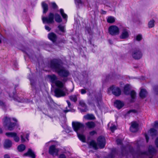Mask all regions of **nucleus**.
I'll use <instances>...</instances> for the list:
<instances>
[{
    "mask_svg": "<svg viewBox=\"0 0 158 158\" xmlns=\"http://www.w3.org/2000/svg\"><path fill=\"white\" fill-rule=\"evenodd\" d=\"M153 127H154L155 128H158V121H156L154 122Z\"/></svg>",
    "mask_w": 158,
    "mask_h": 158,
    "instance_id": "de8ad7c7",
    "label": "nucleus"
},
{
    "mask_svg": "<svg viewBox=\"0 0 158 158\" xmlns=\"http://www.w3.org/2000/svg\"><path fill=\"white\" fill-rule=\"evenodd\" d=\"M55 96L57 98L63 97L65 95V92L62 89L59 88H56L54 90Z\"/></svg>",
    "mask_w": 158,
    "mask_h": 158,
    "instance_id": "9b49d317",
    "label": "nucleus"
},
{
    "mask_svg": "<svg viewBox=\"0 0 158 158\" xmlns=\"http://www.w3.org/2000/svg\"><path fill=\"white\" fill-rule=\"evenodd\" d=\"M16 125H17L16 123L11 122L10 118L7 117H6L4 118L3 122V126L4 128H6L9 131H13Z\"/></svg>",
    "mask_w": 158,
    "mask_h": 158,
    "instance_id": "7ed1b4c3",
    "label": "nucleus"
},
{
    "mask_svg": "<svg viewBox=\"0 0 158 158\" xmlns=\"http://www.w3.org/2000/svg\"><path fill=\"white\" fill-rule=\"evenodd\" d=\"M132 57L135 60H139L142 58L143 54L139 48H135L133 49L131 54Z\"/></svg>",
    "mask_w": 158,
    "mask_h": 158,
    "instance_id": "423d86ee",
    "label": "nucleus"
},
{
    "mask_svg": "<svg viewBox=\"0 0 158 158\" xmlns=\"http://www.w3.org/2000/svg\"><path fill=\"white\" fill-rule=\"evenodd\" d=\"M4 158H10V156L8 154H6L4 155Z\"/></svg>",
    "mask_w": 158,
    "mask_h": 158,
    "instance_id": "0e129e2a",
    "label": "nucleus"
},
{
    "mask_svg": "<svg viewBox=\"0 0 158 158\" xmlns=\"http://www.w3.org/2000/svg\"><path fill=\"white\" fill-rule=\"evenodd\" d=\"M48 77L49 79L51 82L52 83L55 84L58 79L57 77L55 74L48 75Z\"/></svg>",
    "mask_w": 158,
    "mask_h": 158,
    "instance_id": "a211bd4d",
    "label": "nucleus"
},
{
    "mask_svg": "<svg viewBox=\"0 0 158 158\" xmlns=\"http://www.w3.org/2000/svg\"><path fill=\"white\" fill-rule=\"evenodd\" d=\"M24 135H21L20 136L21 141L22 143H24L26 141L24 137Z\"/></svg>",
    "mask_w": 158,
    "mask_h": 158,
    "instance_id": "09e8293b",
    "label": "nucleus"
},
{
    "mask_svg": "<svg viewBox=\"0 0 158 158\" xmlns=\"http://www.w3.org/2000/svg\"><path fill=\"white\" fill-rule=\"evenodd\" d=\"M77 137L83 143L85 142L86 139L84 135L82 134H80L79 133H77Z\"/></svg>",
    "mask_w": 158,
    "mask_h": 158,
    "instance_id": "b1692460",
    "label": "nucleus"
},
{
    "mask_svg": "<svg viewBox=\"0 0 158 158\" xmlns=\"http://www.w3.org/2000/svg\"><path fill=\"white\" fill-rule=\"evenodd\" d=\"M130 88L129 84H126L125 85L124 87V94L126 95L130 94Z\"/></svg>",
    "mask_w": 158,
    "mask_h": 158,
    "instance_id": "a878e982",
    "label": "nucleus"
},
{
    "mask_svg": "<svg viewBox=\"0 0 158 158\" xmlns=\"http://www.w3.org/2000/svg\"><path fill=\"white\" fill-rule=\"evenodd\" d=\"M60 43L65 44L66 43V41L64 39H61L60 40Z\"/></svg>",
    "mask_w": 158,
    "mask_h": 158,
    "instance_id": "bf43d9fd",
    "label": "nucleus"
},
{
    "mask_svg": "<svg viewBox=\"0 0 158 158\" xmlns=\"http://www.w3.org/2000/svg\"><path fill=\"white\" fill-rule=\"evenodd\" d=\"M111 91L112 94L116 96H118L121 94V91L120 88L112 85L108 89V92Z\"/></svg>",
    "mask_w": 158,
    "mask_h": 158,
    "instance_id": "0eeeda50",
    "label": "nucleus"
},
{
    "mask_svg": "<svg viewBox=\"0 0 158 158\" xmlns=\"http://www.w3.org/2000/svg\"><path fill=\"white\" fill-rule=\"evenodd\" d=\"M139 125L135 122L132 123L130 127L131 131L133 132H135L137 131Z\"/></svg>",
    "mask_w": 158,
    "mask_h": 158,
    "instance_id": "dca6fc26",
    "label": "nucleus"
},
{
    "mask_svg": "<svg viewBox=\"0 0 158 158\" xmlns=\"http://www.w3.org/2000/svg\"><path fill=\"white\" fill-rule=\"evenodd\" d=\"M58 158H66V157L64 154H61L59 156Z\"/></svg>",
    "mask_w": 158,
    "mask_h": 158,
    "instance_id": "5fc2aeb1",
    "label": "nucleus"
},
{
    "mask_svg": "<svg viewBox=\"0 0 158 158\" xmlns=\"http://www.w3.org/2000/svg\"><path fill=\"white\" fill-rule=\"evenodd\" d=\"M16 133L14 132H8L5 133V135L8 137H14V136L16 135Z\"/></svg>",
    "mask_w": 158,
    "mask_h": 158,
    "instance_id": "c9c22d12",
    "label": "nucleus"
},
{
    "mask_svg": "<svg viewBox=\"0 0 158 158\" xmlns=\"http://www.w3.org/2000/svg\"><path fill=\"white\" fill-rule=\"evenodd\" d=\"M29 134L27 133V134H26V136H25V138H26V139H27L28 140H29L28 138L29 137Z\"/></svg>",
    "mask_w": 158,
    "mask_h": 158,
    "instance_id": "69168bd1",
    "label": "nucleus"
},
{
    "mask_svg": "<svg viewBox=\"0 0 158 158\" xmlns=\"http://www.w3.org/2000/svg\"><path fill=\"white\" fill-rule=\"evenodd\" d=\"M144 136H145L147 143H148L149 141V136H148V135L146 133H145L144 134Z\"/></svg>",
    "mask_w": 158,
    "mask_h": 158,
    "instance_id": "603ef678",
    "label": "nucleus"
},
{
    "mask_svg": "<svg viewBox=\"0 0 158 158\" xmlns=\"http://www.w3.org/2000/svg\"><path fill=\"white\" fill-rule=\"evenodd\" d=\"M14 140L16 142H18L19 140V137L17 135V133L16 134V135L13 137Z\"/></svg>",
    "mask_w": 158,
    "mask_h": 158,
    "instance_id": "37998d69",
    "label": "nucleus"
},
{
    "mask_svg": "<svg viewBox=\"0 0 158 158\" xmlns=\"http://www.w3.org/2000/svg\"><path fill=\"white\" fill-rule=\"evenodd\" d=\"M26 149L25 146L23 144L19 145L17 147V149L19 152H22Z\"/></svg>",
    "mask_w": 158,
    "mask_h": 158,
    "instance_id": "c756f323",
    "label": "nucleus"
},
{
    "mask_svg": "<svg viewBox=\"0 0 158 158\" xmlns=\"http://www.w3.org/2000/svg\"><path fill=\"white\" fill-rule=\"evenodd\" d=\"M45 29L47 30L48 31H49L51 30V28L49 27L47 25H45Z\"/></svg>",
    "mask_w": 158,
    "mask_h": 158,
    "instance_id": "13d9d810",
    "label": "nucleus"
},
{
    "mask_svg": "<svg viewBox=\"0 0 158 158\" xmlns=\"http://www.w3.org/2000/svg\"><path fill=\"white\" fill-rule=\"evenodd\" d=\"M97 134V132L96 131H90L89 132V134L91 135H94L95 134Z\"/></svg>",
    "mask_w": 158,
    "mask_h": 158,
    "instance_id": "6e6d98bb",
    "label": "nucleus"
},
{
    "mask_svg": "<svg viewBox=\"0 0 158 158\" xmlns=\"http://www.w3.org/2000/svg\"><path fill=\"white\" fill-rule=\"evenodd\" d=\"M131 99L130 100V102L131 103L134 102H135L136 97V93L134 90H132L131 91L130 93Z\"/></svg>",
    "mask_w": 158,
    "mask_h": 158,
    "instance_id": "412c9836",
    "label": "nucleus"
},
{
    "mask_svg": "<svg viewBox=\"0 0 158 158\" xmlns=\"http://www.w3.org/2000/svg\"><path fill=\"white\" fill-rule=\"evenodd\" d=\"M48 39L53 43L56 42L57 39L56 35L53 32L49 33L48 35Z\"/></svg>",
    "mask_w": 158,
    "mask_h": 158,
    "instance_id": "2eb2a0df",
    "label": "nucleus"
},
{
    "mask_svg": "<svg viewBox=\"0 0 158 158\" xmlns=\"http://www.w3.org/2000/svg\"><path fill=\"white\" fill-rule=\"evenodd\" d=\"M9 96L10 98H13V99L15 101L23 103L24 102V99L23 98H20L16 96L15 91L13 92V94L11 95L10 94H9Z\"/></svg>",
    "mask_w": 158,
    "mask_h": 158,
    "instance_id": "9d476101",
    "label": "nucleus"
},
{
    "mask_svg": "<svg viewBox=\"0 0 158 158\" xmlns=\"http://www.w3.org/2000/svg\"><path fill=\"white\" fill-rule=\"evenodd\" d=\"M138 154L141 155H147V152L146 151H140Z\"/></svg>",
    "mask_w": 158,
    "mask_h": 158,
    "instance_id": "8fccbe9b",
    "label": "nucleus"
},
{
    "mask_svg": "<svg viewBox=\"0 0 158 158\" xmlns=\"http://www.w3.org/2000/svg\"><path fill=\"white\" fill-rule=\"evenodd\" d=\"M41 5L42 8L43 9V13H46L48 10V4L46 3L45 2H42Z\"/></svg>",
    "mask_w": 158,
    "mask_h": 158,
    "instance_id": "4be33fe9",
    "label": "nucleus"
},
{
    "mask_svg": "<svg viewBox=\"0 0 158 158\" xmlns=\"http://www.w3.org/2000/svg\"><path fill=\"white\" fill-rule=\"evenodd\" d=\"M101 14L102 15H106V11L104 10L103 9L101 10Z\"/></svg>",
    "mask_w": 158,
    "mask_h": 158,
    "instance_id": "052dcab7",
    "label": "nucleus"
},
{
    "mask_svg": "<svg viewBox=\"0 0 158 158\" xmlns=\"http://www.w3.org/2000/svg\"><path fill=\"white\" fill-rule=\"evenodd\" d=\"M147 94V92L146 89H142L139 93V96L141 98H144L146 97Z\"/></svg>",
    "mask_w": 158,
    "mask_h": 158,
    "instance_id": "5701e85b",
    "label": "nucleus"
},
{
    "mask_svg": "<svg viewBox=\"0 0 158 158\" xmlns=\"http://www.w3.org/2000/svg\"><path fill=\"white\" fill-rule=\"evenodd\" d=\"M60 13L63 18L64 19H67V15L64 13V10L63 9H60Z\"/></svg>",
    "mask_w": 158,
    "mask_h": 158,
    "instance_id": "72a5a7b5",
    "label": "nucleus"
},
{
    "mask_svg": "<svg viewBox=\"0 0 158 158\" xmlns=\"http://www.w3.org/2000/svg\"><path fill=\"white\" fill-rule=\"evenodd\" d=\"M84 116L86 119L88 120H94L95 118V116L93 114H88Z\"/></svg>",
    "mask_w": 158,
    "mask_h": 158,
    "instance_id": "2f4dec72",
    "label": "nucleus"
},
{
    "mask_svg": "<svg viewBox=\"0 0 158 158\" xmlns=\"http://www.w3.org/2000/svg\"><path fill=\"white\" fill-rule=\"evenodd\" d=\"M55 84L59 88H62L64 86V84L62 82L59 80H57Z\"/></svg>",
    "mask_w": 158,
    "mask_h": 158,
    "instance_id": "f704fd0d",
    "label": "nucleus"
},
{
    "mask_svg": "<svg viewBox=\"0 0 158 158\" xmlns=\"http://www.w3.org/2000/svg\"><path fill=\"white\" fill-rule=\"evenodd\" d=\"M115 22V19L113 16H109L107 19V22L110 23H112Z\"/></svg>",
    "mask_w": 158,
    "mask_h": 158,
    "instance_id": "cd10ccee",
    "label": "nucleus"
},
{
    "mask_svg": "<svg viewBox=\"0 0 158 158\" xmlns=\"http://www.w3.org/2000/svg\"><path fill=\"white\" fill-rule=\"evenodd\" d=\"M59 149L56 148V146L55 145H52L50 146L49 148V153L51 155L53 156L55 155L57 156L59 152Z\"/></svg>",
    "mask_w": 158,
    "mask_h": 158,
    "instance_id": "1a4fd4ad",
    "label": "nucleus"
},
{
    "mask_svg": "<svg viewBox=\"0 0 158 158\" xmlns=\"http://www.w3.org/2000/svg\"><path fill=\"white\" fill-rule=\"evenodd\" d=\"M97 103L98 105H99V102H101L102 100V96L101 94H99L96 97Z\"/></svg>",
    "mask_w": 158,
    "mask_h": 158,
    "instance_id": "473e14b6",
    "label": "nucleus"
},
{
    "mask_svg": "<svg viewBox=\"0 0 158 158\" xmlns=\"http://www.w3.org/2000/svg\"><path fill=\"white\" fill-rule=\"evenodd\" d=\"M66 102L68 104V106L69 107H70L71 105V103L70 102L68 101V100H67L66 101Z\"/></svg>",
    "mask_w": 158,
    "mask_h": 158,
    "instance_id": "338daca9",
    "label": "nucleus"
},
{
    "mask_svg": "<svg viewBox=\"0 0 158 158\" xmlns=\"http://www.w3.org/2000/svg\"><path fill=\"white\" fill-rule=\"evenodd\" d=\"M49 65L51 69L55 72L57 73L60 77L63 78V81L66 82L68 77L70 75L69 71L63 66L61 60L59 58H54L50 60Z\"/></svg>",
    "mask_w": 158,
    "mask_h": 158,
    "instance_id": "f257e3e1",
    "label": "nucleus"
},
{
    "mask_svg": "<svg viewBox=\"0 0 158 158\" xmlns=\"http://www.w3.org/2000/svg\"><path fill=\"white\" fill-rule=\"evenodd\" d=\"M129 36V34L127 29L126 28H123V32L120 36V38L121 39H125L127 38Z\"/></svg>",
    "mask_w": 158,
    "mask_h": 158,
    "instance_id": "4468645a",
    "label": "nucleus"
},
{
    "mask_svg": "<svg viewBox=\"0 0 158 158\" xmlns=\"http://www.w3.org/2000/svg\"><path fill=\"white\" fill-rule=\"evenodd\" d=\"M155 21L152 19L150 20L148 23V27L149 28H152L155 25Z\"/></svg>",
    "mask_w": 158,
    "mask_h": 158,
    "instance_id": "e433bc0d",
    "label": "nucleus"
},
{
    "mask_svg": "<svg viewBox=\"0 0 158 158\" xmlns=\"http://www.w3.org/2000/svg\"><path fill=\"white\" fill-rule=\"evenodd\" d=\"M0 106H2L4 107L5 106V103L3 102L2 101L0 100Z\"/></svg>",
    "mask_w": 158,
    "mask_h": 158,
    "instance_id": "680f3d73",
    "label": "nucleus"
},
{
    "mask_svg": "<svg viewBox=\"0 0 158 158\" xmlns=\"http://www.w3.org/2000/svg\"><path fill=\"white\" fill-rule=\"evenodd\" d=\"M76 1L78 4H82V2L81 0H76Z\"/></svg>",
    "mask_w": 158,
    "mask_h": 158,
    "instance_id": "774afa93",
    "label": "nucleus"
},
{
    "mask_svg": "<svg viewBox=\"0 0 158 158\" xmlns=\"http://www.w3.org/2000/svg\"><path fill=\"white\" fill-rule=\"evenodd\" d=\"M22 51L24 52L28 57L29 58H30L31 57V56L29 54H28L26 51L25 50H22Z\"/></svg>",
    "mask_w": 158,
    "mask_h": 158,
    "instance_id": "e2e57ef3",
    "label": "nucleus"
},
{
    "mask_svg": "<svg viewBox=\"0 0 158 158\" xmlns=\"http://www.w3.org/2000/svg\"><path fill=\"white\" fill-rule=\"evenodd\" d=\"M110 129L112 132H114V131L116 129V127L115 125H114L110 127Z\"/></svg>",
    "mask_w": 158,
    "mask_h": 158,
    "instance_id": "a19ab883",
    "label": "nucleus"
},
{
    "mask_svg": "<svg viewBox=\"0 0 158 158\" xmlns=\"http://www.w3.org/2000/svg\"><path fill=\"white\" fill-rule=\"evenodd\" d=\"M51 5L52 8L54 9H56L58 8V6L56 4L55 2H52L51 3Z\"/></svg>",
    "mask_w": 158,
    "mask_h": 158,
    "instance_id": "79ce46f5",
    "label": "nucleus"
},
{
    "mask_svg": "<svg viewBox=\"0 0 158 158\" xmlns=\"http://www.w3.org/2000/svg\"><path fill=\"white\" fill-rule=\"evenodd\" d=\"M117 154L116 150L114 149L112 150L111 153L109 155L110 158H114L116 155Z\"/></svg>",
    "mask_w": 158,
    "mask_h": 158,
    "instance_id": "7c9ffc66",
    "label": "nucleus"
},
{
    "mask_svg": "<svg viewBox=\"0 0 158 158\" xmlns=\"http://www.w3.org/2000/svg\"><path fill=\"white\" fill-rule=\"evenodd\" d=\"M59 30L61 32L64 33L65 32V27L64 26L59 25L58 26Z\"/></svg>",
    "mask_w": 158,
    "mask_h": 158,
    "instance_id": "58836bf2",
    "label": "nucleus"
},
{
    "mask_svg": "<svg viewBox=\"0 0 158 158\" xmlns=\"http://www.w3.org/2000/svg\"><path fill=\"white\" fill-rule=\"evenodd\" d=\"M154 90L156 94H158V85H156L154 86Z\"/></svg>",
    "mask_w": 158,
    "mask_h": 158,
    "instance_id": "a18cd8bd",
    "label": "nucleus"
},
{
    "mask_svg": "<svg viewBox=\"0 0 158 158\" xmlns=\"http://www.w3.org/2000/svg\"><path fill=\"white\" fill-rule=\"evenodd\" d=\"M3 145L4 148H5L8 149L10 148L12 146V142L10 139H6L5 140Z\"/></svg>",
    "mask_w": 158,
    "mask_h": 158,
    "instance_id": "6ab92c4d",
    "label": "nucleus"
},
{
    "mask_svg": "<svg viewBox=\"0 0 158 158\" xmlns=\"http://www.w3.org/2000/svg\"><path fill=\"white\" fill-rule=\"evenodd\" d=\"M116 142L118 145H121L122 144V142L121 139H118L116 140Z\"/></svg>",
    "mask_w": 158,
    "mask_h": 158,
    "instance_id": "49530a36",
    "label": "nucleus"
},
{
    "mask_svg": "<svg viewBox=\"0 0 158 158\" xmlns=\"http://www.w3.org/2000/svg\"><path fill=\"white\" fill-rule=\"evenodd\" d=\"M89 145L92 146L95 150L98 149V144L94 140H92L90 142Z\"/></svg>",
    "mask_w": 158,
    "mask_h": 158,
    "instance_id": "bb28decb",
    "label": "nucleus"
},
{
    "mask_svg": "<svg viewBox=\"0 0 158 158\" xmlns=\"http://www.w3.org/2000/svg\"><path fill=\"white\" fill-rule=\"evenodd\" d=\"M109 34L112 36L118 35L120 32V30L118 27L116 25H111L108 28Z\"/></svg>",
    "mask_w": 158,
    "mask_h": 158,
    "instance_id": "39448f33",
    "label": "nucleus"
},
{
    "mask_svg": "<svg viewBox=\"0 0 158 158\" xmlns=\"http://www.w3.org/2000/svg\"><path fill=\"white\" fill-rule=\"evenodd\" d=\"M149 133L150 136L152 139H153L158 135L157 131L154 128H151L149 130Z\"/></svg>",
    "mask_w": 158,
    "mask_h": 158,
    "instance_id": "f3484780",
    "label": "nucleus"
},
{
    "mask_svg": "<svg viewBox=\"0 0 158 158\" xmlns=\"http://www.w3.org/2000/svg\"><path fill=\"white\" fill-rule=\"evenodd\" d=\"M69 99L75 102H77V97L75 95H71L70 96Z\"/></svg>",
    "mask_w": 158,
    "mask_h": 158,
    "instance_id": "4c0bfd02",
    "label": "nucleus"
},
{
    "mask_svg": "<svg viewBox=\"0 0 158 158\" xmlns=\"http://www.w3.org/2000/svg\"><path fill=\"white\" fill-rule=\"evenodd\" d=\"M23 156L29 157L31 158H35L36 155L31 148H29L27 152L24 153Z\"/></svg>",
    "mask_w": 158,
    "mask_h": 158,
    "instance_id": "f8f14e48",
    "label": "nucleus"
},
{
    "mask_svg": "<svg viewBox=\"0 0 158 158\" xmlns=\"http://www.w3.org/2000/svg\"><path fill=\"white\" fill-rule=\"evenodd\" d=\"M137 112V111L135 110H131L128 111L127 113L129 114L131 112L136 113Z\"/></svg>",
    "mask_w": 158,
    "mask_h": 158,
    "instance_id": "864d4df0",
    "label": "nucleus"
},
{
    "mask_svg": "<svg viewBox=\"0 0 158 158\" xmlns=\"http://www.w3.org/2000/svg\"><path fill=\"white\" fill-rule=\"evenodd\" d=\"M79 105L82 107H83L84 109H80L81 112H86L88 110L87 106L85 103L82 101H81L79 103Z\"/></svg>",
    "mask_w": 158,
    "mask_h": 158,
    "instance_id": "aec40b11",
    "label": "nucleus"
},
{
    "mask_svg": "<svg viewBox=\"0 0 158 158\" xmlns=\"http://www.w3.org/2000/svg\"><path fill=\"white\" fill-rule=\"evenodd\" d=\"M155 144L156 147L158 148V136L156 139L155 141Z\"/></svg>",
    "mask_w": 158,
    "mask_h": 158,
    "instance_id": "4d7b16f0",
    "label": "nucleus"
},
{
    "mask_svg": "<svg viewBox=\"0 0 158 158\" xmlns=\"http://www.w3.org/2000/svg\"><path fill=\"white\" fill-rule=\"evenodd\" d=\"M124 105V103L120 100H116L114 102V106L118 110L122 108Z\"/></svg>",
    "mask_w": 158,
    "mask_h": 158,
    "instance_id": "ddd939ff",
    "label": "nucleus"
},
{
    "mask_svg": "<svg viewBox=\"0 0 158 158\" xmlns=\"http://www.w3.org/2000/svg\"><path fill=\"white\" fill-rule=\"evenodd\" d=\"M86 127L89 128L94 127L96 126L95 123L93 121H89L85 123Z\"/></svg>",
    "mask_w": 158,
    "mask_h": 158,
    "instance_id": "393cba45",
    "label": "nucleus"
},
{
    "mask_svg": "<svg viewBox=\"0 0 158 158\" xmlns=\"http://www.w3.org/2000/svg\"><path fill=\"white\" fill-rule=\"evenodd\" d=\"M136 40L138 41H140L142 39V36L141 35H138L136 36Z\"/></svg>",
    "mask_w": 158,
    "mask_h": 158,
    "instance_id": "c03bdc74",
    "label": "nucleus"
},
{
    "mask_svg": "<svg viewBox=\"0 0 158 158\" xmlns=\"http://www.w3.org/2000/svg\"><path fill=\"white\" fill-rule=\"evenodd\" d=\"M81 93V94H84L86 93V90L84 89H82L80 90Z\"/></svg>",
    "mask_w": 158,
    "mask_h": 158,
    "instance_id": "3c124183",
    "label": "nucleus"
},
{
    "mask_svg": "<svg viewBox=\"0 0 158 158\" xmlns=\"http://www.w3.org/2000/svg\"><path fill=\"white\" fill-rule=\"evenodd\" d=\"M54 18L55 21L59 23L62 22V20L60 16L57 13L55 14L50 12L49 13L48 17H43L42 20L44 23H54Z\"/></svg>",
    "mask_w": 158,
    "mask_h": 158,
    "instance_id": "f03ea898",
    "label": "nucleus"
},
{
    "mask_svg": "<svg viewBox=\"0 0 158 158\" xmlns=\"http://www.w3.org/2000/svg\"><path fill=\"white\" fill-rule=\"evenodd\" d=\"M148 151L150 154H154L156 153L157 151L152 146H149L148 149Z\"/></svg>",
    "mask_w": 158,
    "mask_h": 158,
    "instance_id": "c85d7f7f",
    "label": "nucleus"
},
{
    "mask_svg": "<svg viewBox=\"0 0 158 158\" xmlns=\"http://www.w3.org/2000/svg\"><path fill=\"white\" fill-rule=\"evenodd\" d=\"M72 126L73 130L77 133L80 131L81 132L83 133L84 131L85 126L84 124L79 122H73Z\"/></svg>",
    "mask_w": 158,
    "mask_h": 158,
    "instance_id": "20e7f679",
    "label": "nucleus"
},
{
    "mask_svg": "<svg viewBox=\"0 0 158 158\" xmlns=\"http://www.w3.org/2000/svg\"><path fill=\"white\" fill-rule=\"evenodd\" d=\"M126 147L125 146H123L121 148V153L123 156H124L125 152H126Z\"/></svg>",
    "mask_w": 158,
    "mask_h": 158,
    "instance_id": "ea45409f",
    "label": "nucleus"
},
{
    "mask_svg": "<svg viewBox=\"0 0 158 158\" xmlns=\"http://www.w3.org/2000/svg\"><path fill=\"white\" fill-rule=\"evenodd\" d=\"M97 143L100 149L104 148L106 145V139L105 137L101 135L97 139Z\"/></svg>",
    "mask_w": 158,
    "mask_h": 158,
    "instance_id": "6e6552de",
    "label": "nucleus"
}]
</instances>
